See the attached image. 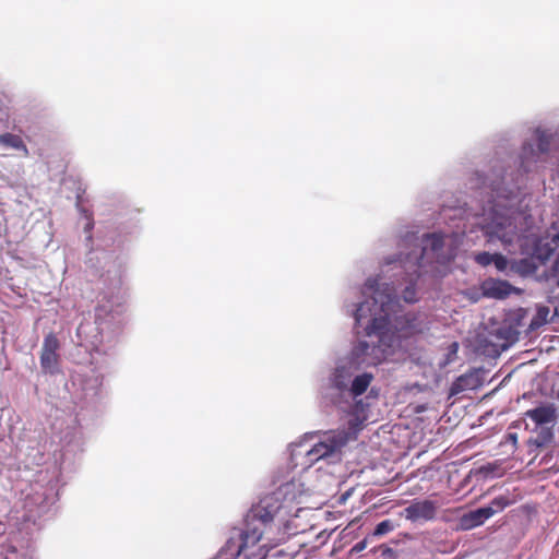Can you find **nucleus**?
<instances>
[{
  "label": "nucleus",
  "mask_w": 559,
  "mask_h": 559,
  "mask_svg": "<svg viewBox=\"0 0 559 559\" xmlns=\"http://www.w3.org/2000/svg\"><path fill=\"white\" fill-rule=\"evenodd\" d=\"M356 548H357V549H359V550H361V549L364 548V545H359V544H358V545L356 546Z\"/></svg>",
  "instance_id": "a878e982"
},
{
  "label": "nucleus",
  "mask_w": 559,
  "mask_h": 559,
  "mask_svg": "<svg viewBox=\"0 0 559 559\" xmlns=\"http://www.w3.org/2000/svg\"><path fill=\"white\" fill-rule=\"evenodd\" d=\"M551 138L552 136L550 134H548L547 132L538 131L537 132L538 152H535L533 145H531V144H525L523 146L522 154H521V167L524 169V171L530 170L531 157H532V162L536 163L542 154L549 151Z\"/></svg>",
  "instance_id": "39448f33"
},
{
  "label": "nucleus",
  "mask_w": 559,
  "mask_h": 559,
  "mask_svg": "<svg viewBox=\"0 0 559 559\" xmlns=\"http://www.w3.org/2000/svg\"><path fill=\"white\" fill-rule=\"evenodd\" d=\"M548 312H549V310H548V308H546V307H544V308H539V310H538V314H539L543 319H545V318L547 317Z\"/></svg>",
  "instance_id": "b1692460"
},
{
  "label": "nucleus",
  "mask_w": 559,
  "mask_h": 559,
  "mask_svg": "<svg viewBox=\"0 0 559 559\" xmlns=\"http://www.w3.org/2000/svg\"><path fill=\"white\" fill-rule=\"evenodd\" d=\"M504 183V177L491 180L490 199L483 207L478 225L488 237V241L498 239L503 246H509L518 237L516 221L522 200L519 187L508 188Z\"/></svg>",
  "instance_id": "f257e3e1"
},
{
  "label": "nucleus",
  "mask_w": 559,
  "mask_h": 559,
  "mask_svg": "<svg viewBox=\"0 0 559 559\" xmlns=\"http://www.w3.org/2000/svg\"><path fill=\"white\" fill-rule=\"evenodd\" d=\"M524 415L533 420L536 426L543 427L544 425L555 423L557 409L554 404H542L535 408L527 409Z\"/></svg>",
  "instance_id": "9d476101"
},
{
  "label": "nucleus",
  "mask_w": 559,
  "mask_h": 559,
  "mask_svg": "<svg viewBox=\"0 0 559 559\" xmlns=\"http://www.w3.org/2000/svg\"><path fill=\"white\" fill-rule=\"evenodd\" d=\"M403 298L405 301L407 302H414L416 301V298H415V289L412 288V287H406L404 293H403Z\"/></svg>",
  "instance_id": "4be33fe9"
},
{
  "label": "nucleus",
  "mask_w": 559,
  "mask_h": 559,
  "mask_svg": "<svg viewBox=\"0 0 559 559\" xmlns=\"http://www.w3.org/2000/svg\"><path fill=\"white\" fill-rule=\"evenodd\" d=\"M495 514L493 508H479L461 515L457 520V528L461 531H469L483 525L488 519Z\"/></svg>",
  "instance_id": "0eeeda50"
},
{
  "label": "nucleus",
  "mask_w": 559,
  "mask_h": 559,
  "mask_svg": "<svg viewBox=\"0 0 559 559\" xmlns=\"http://www.w3.org/2000/svg\"><path fill=\"white\" fill-rule=\"evenodd\" d=\"M450 348H451V354L455 355L457 353V349H459L457 343H455V342L452 343Z\"/></svg>",
  "instance_id": "393cba45"
},
{
  "label": "nucleus",
  "mask_w": 559,
  "mask_h": 559,
  "mask_svg": "<svg viewBox=\"0 0 559 559\" xmlns=\"http://www.w3.org/2000/svg\"><path fill=\"white\" fill-rule=\"evenodd\" d=\"M557 399L559 400V389H558V392H557Z\"/></svg>",
  "instance_id": "bb28decb"
},
{
  "label": "nucleus",
  "mask_w": 559,
  "mask_h": 559,
  "mask_svg": "<svg viewBox=\"0 0 559 559\" xmlns=\"http://www.w3.org/2000/svg\"><path fill=\"white\" fill-rule=\"evenodd\" d=\"M394 329L400 337H411L423 332V328L415 313H405L395 319Z\"/></svg>",
  "instance_id": "1a4fd4ad"
},
{
  "label": "nucleus",
  "mask_w": 559,
  "mask_h": 559,
  "mask_svg": "<svg viewBox=\"0 0 559 559\" xmlns=\"http://www.w3.org/2000/svg\"><path fill=\"white\" fill-rule=\"evenodd\" d=\"M492 263L495 264L496 269L500 272H503L508 266V260L501 253H495Z\"/></svg>",
  "instance_id": "412c9836"
},
{
  "label": "nucleus",
  "mask_w": 559,
  "mask_h": 559,
  "mask_svg": "<svg viewBox=\"0 0 559 559\" xmlns=\"http://www.w3.org/2000/svg\"><path fill=\"white\" fill-rule=\"evenodd\" d=\"M59 346V340L53 333H49L45 336L40 353V366L44 371L49 373L56 372L59 360L57 353Z\"/></svg>",
  "instance_id": "20e7f679"
},
{
  "label": "nucleus",
  "mask_w": 559,
  "mask_h": 559,
  "mask_svg": "<svg viewBox=\"0 0 559 559\" xmlns=\"http://www.w3.org/2000/svg\"><path fill=\"white\" fill-rule=\"evenodd\" d=\"M347 441L346 435L343 432H331L324 436V439L316 443L311 450L307 452L310 462L319 461L328 457L345 445Z\"/></svg>",
  "instance_id": "7ed1b4c3"
},
{
  "label": "nucleus",
  "mask_w": 559,
  "mask_h": 559,
  "mask_svg": "<svg viewBox=\"0 0 559 559\" xmlns=\"http://www.w3.org/2000/svg\"><path fill=\"white\" fill-rule=\"evenodd\" d=\"M554 439L551 427H540L536 438L530 439L528 443L535 448H544L549 444Z\"/></svg>",
  "instance_id": "dca6fc26"
},
{
  "label": "nucleus",
  "mask_w": 559,
  "mask_h": 559,
  "mask_svg": "<svg viewBox=\"0 0 559 559\" xmlns=\"http://www.w3.org/2000/svg\"><path fill=\"white\" fill-rule=\"evenodd\" d=\"M370 350H374V346H370L368 342L366 341H359L352 350V356L355 360H357L360 364H370V361L367 360V356L370 354Z\"/></svg>",
  "instance_id": "2eb2a0df"
},
{
  "label": "nucleus",
  "mask_w": 559,
  "mask_h": 559,
  "mask_svg": "<svg viewBox=\"0 0 559 559\" xmlns=\"http://www.w3.org/2000/svg\"><path fill=\"white\" fill-rule=\"evenodd\" d=\"M362 293L364 295H370L372 307L368 300L359 304L354 314L355 320L359 323L369 312L372 318L365 329L366 334L382 338L389 330L390 314L399 305L394 289L389 285L381 289L378 278H368Z\"/></svg>",
  "instance_id": "f03ea898"
},
{
  "label": "nucleus",
  "mask_w": 559,
  "mask_h": 559,
  "mask_svg": "<svg viewBox=\"0 0 559 559\" xmlns=\"http://www.w3.org/2000/svg\"><path fill=\"white\" fill-rule=\"evenodd\" d=\"M495 253H489L487 251L478 252L474 255V260L477 264L481 266H488L492 263Z\"/></svg>",
  "instance_id": "6ab92c4d"
},
{
  "label": "nucleus",
  "mask_w": 559,
  "mask_h": 559,
  "mask_svg": "<svg viewBox=\"0 0 559 559\" xmlns=\"http://www.w3.org/2000/svg\"><path fill=\"white\" fill-rule=\"evenodd\" d=\"M0 143L2 145L23 151L25 155L28 154V150L24 144L22 138L13 133H3L0 135Z\"/></svg>",
  "instance_id": "4468645a"
},
{
  "label": "nucleus",
  "mask_w": 559,
  "mask_h": 559,
  "mask_svg": "<svg viewBox=\"0 0 559 559\" xmlns=\"http://www.w3.org/2000/svg\"><path fill=\"white\" fill-rule=\"evenodd\" d=\"M510 504V500L504 496L496 497L491 500L490 504L486 508H493L495 513L498 511H502L504 508H507Z\"/></svg>",
  "instance_id": "a211bd4d"
},
{
  "label": "nucleus",
  "mask_w": 559,
  "mask_h": 559,
  "mask_svg": "<svg viewBox=\"0 0 559 559\" xmlns=\"http://www.w3.org/2000/svg\"><path fill=\"white\" fill-rule=\"evenodd\" d=\"M512 289V285L502 280L488 278L481 284L484 296L496 299L507 298L511 294Z\"/></svg>",
  "instance_id": "9b49d317"
},
{
  "label": "nucleus",
  "mask_w": 559,
  "mask_h": 559,
  "mask_svg": "<svg viewBox=\"0 0 559 559\" xmlns=\"http://www.w3.org/2000/svg\"><path fill=\"white\" fill-rule=\"evenodd\" d=\"M405 518L411 521L433 520L437 513V503L432 500L425 499L411 503L404 510Z\"/></svg>",
  "instance_id": "423d86ee"
},
{
  "label": "nucleus",
  "mask_w": 559,
  "mask_h": 559,
  "mask_svg": "<svg viewBox=\"0 0 559 559\" xmlns=\"http://www.w3.org/2000/svg\"><path fill=\"white\" fill-rule=\"evenodd\" d=\"M352 376H353V373H352L349 367L337 366L334 369L332 377H331L332 385L335 389L343 391V390L347 389V385L352 379Z\"/></svg>",
  "instance_id": "f8f14e48"
},
{
  "label": "nucleus",
  "mask_w": 559,
  "mask_h": 559,
  "mask_svg": "<svg viewBox=\"0 0 559 559\" xmlns=\"http://www.w3.org/2000/svg\"><path fill=\"white\" fill-rule=\"evenodd\" d=\"M507 439H508V441H510L514 447L516 445V443H518V435H516L515 432H513V433H508Z\"/></svg>",
  "instance_id": "5701e85b"
},
{
  "label": "nucleus",
  "mask_w": 559,
  "mask_h": 559,
  "mask_svg": "<svg viewBox=\"0 0 559 559\" xmlns=\"http://www.w3.org/2000/svg\"><path fill=\"white\" fill-rule=\"evenodd\" d=\"M556 238H557V240H558V243H559V234L557 235V237H556Z\"/></svg>",
  "instance_id": "cd10ccee"
},
{
  "label": "nucleus",
  "mask_w": 559,
  "mask_h": 559,
  "mask_svg": "<svg viewBox=\"0 0 559 559\" xmlns=\"http://www.w3.org/2000/svg\"><path fill=\"white\" fill-rule=\"evenodd\" d=\"M393 530V524L390 520H384L377 524L373 535L382 536L390 533Z\"/></svg>",
  "instance_id": "aec40b11"
},
{
  "label": "nucleus",
  "mask_w": 559,
  "mask_h": 559,
  "mask_svg": "<svg viewBox=\"0 0 559 559\" xmlns=\"http://www.w3.org/2000/svg\"><path fill=\"white\" fill-rule=\"evenodd\" d=\"M483 384L478 370H469L457 377L450 386V396H455L467 390H476Z\"/></svg>",
  "instance_id": "6e6552de"
},
{
  "label": "nucleus",
  "mask_w": 559,
  "mask_h": 559,
  "mask_svg": "<svg viewBox=\"0 0 559 559\" xmlns=\"http://www.w3.org/2000/svg\"><path fill=\"white\" fill-rule=\"evenodd\" d=\"M372 376L370 373H362L354 378L350 385V393L353 396H359L364 394L370 385Z\"/></svg>",
  "instance_id": "ddd939ff"
},
{
  "label": "nucleus",
  "mask_w": 559,
  "mask_h": 559,
  "mask_svg": "<svg viewBox=\"0 0 559 559\" xmlns=\"http://www.w3.org/2000/svg\"><path fill=\"white\" fill-rule=\"evenodd\" d=\"M425 246L423 247V252L420 258H423L424 252L430 248L432 251L437 252L443 247V237L439 234H430L426 235L424 238Z\"/></svg>",
  "instance_id": "f3484780"
}]
</instances>
